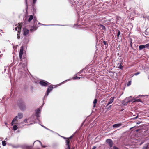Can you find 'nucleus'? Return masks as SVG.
Returning <instances> with one entry per match:
<instances>
[{"instance_id": "f257e3e1", "label": "nucleus", "mask_w": 149, "mask_h": 149, "mask_svg": "<svg viewBox=\"0 0 149 149\" xmlns=\"http://www.w3.org/2000/svg\"><path fill=\"white\" fill-rule=\"evenodd\" d=\"M17 104L22 111H24L26 109V105L22 99H20L17 100Z\"/></svg>"}, {"instance_id": "f03ea898", "label": "nucleus", "mask_w": 149, "mask_h": 149, "mask_svg": "<svg viewBox=\"0 0 149 149\" xmlns=\"http://www.w3.org/2000/svg\"><path fill=\"white\" fill-rule=\"evenodd\" d=\"M73 136V135H72L69 138L63 137V138L65 140L66 144L65 149H70V140L72 139Z\"/></svg>"}, {"instance_id": "7ed1b4c3", "label": "nucleus", "mask_w": 149, "mask_h": 149, "mask_svg": "<svg viewBox=\"0 0 149 149\" xmlns=\"http://www.w3.org/2000/svg\"><path fill=\"white\" fill-rule=\"evenodd\" d=\"M53 87L52 85H50L45 95V96H47L50 91L53 89Z\"/></svg>"}, {"instance_id": "20e7f679", "label": "nucleus", "mask_w": 149, "mask_h": 149, "mask_svg": "<svg viewBox=\"0 0 149 149\" xmlns=\"http://www.w3.org/2000/svg\"><path fill=\"white\" fill-rule=\"evenodd\" d=\"M19 25L18 26V30L17 33V38L18 39H19L20 38V33L21 31V28L22 27V25L21 23H19Z\"/></svg>"}, {"instance_id": "39448f33", "label": "nucleus", "mask_w": 149, "mask_h": 149, "mask_svg": "<svg viewBox=\"0 0 149 149\" xmlns=\"http://www.w3.org/2000/svg\"><path fill=\"white\" fill-rule=\"evenodd\" d=\"M23 53V46L21 47L20 52H19V57L20 59L21 60L22 56Z\"/></svg>"}, {"instance_id": "423d86ee", "label": "nucleus", "mask_w": 149, "mask_h": 149, "mask_svg": "<svg viewBox=\"0 0 149 149\" xmlns=\"http://www.w3.org/2000/svg\"><path fill=\"white\" fill-rule=\"evenodd\" d=\"M106 142L107 143L110 147H112L113 146V142L112 140L110 139H107L106 140Z\"/></svg>"}, {"instance_id": "0eeeda50", "label": "nucleus", "mask_w": 149, "mask_h": 149, "mask_svg": "<svg viewBox=\"0 0 149 149\" xmlns=\"http://www.w3.org/2000/svg\"><path fill=\"white\" fill-rule=\"evenodd\" d=\"M23 34L24 35H28L29 32V31L26 28H24L23 30Z\"/></svg>"}, {"instance_id": "6e6552de", "label": "nucleus", "mask_w": 149, "mask_h": 149, "mask_svg": "<svg viewBox=\"0 0 149 149\" xmlns=\"http://www.w3.org/2000/svg\"><path fill=\"white\" fill-rule=\"evenodd\" d=\"M49 83L45 81H41L39 82V84L42 86H46L48 85Z\"/></svg>"}, {"instance_id": "1a4fd4ad", "label": "nucleus", "mask_w": 149, "mask_h": 149, "mask_svg": "<svg viewBox=\"0 0 149 149\" xmlns=\"http://www.w3.org/2000/svg\"><path fill=\"white\" fill-rule=\"evenodd\" d=\"M17 116H16L13 119L11 122V125H13V124H17Z\"/></svg>"}, {"instance_id": "9d476101", "label": "nucleus", "mask_w": 149, "mask_h": 149, "mask_svg": "<svg viewBox=\"0 0 149 149\" xmlns=\"http://www.w3.org/2000/svg\"><path fill=\"white\" fill-rule=\"evenodd\" d=\"M40 113V109L38 108L36 110V116L38 117L39 116V114Z\"/></svg>"}, {"instance_id": "9b49d317", "label": "nucleus", "mask_w": 149, "mask_h": 149, "mask_svg": "<svg viewBox=\"0 0 149 149\" xmlns=\"http://www.w3.org/2000/svg\"><path fill=\"white\" fill-rule=\"evenodd\" d=\"M38 27L36 26H32L31 27V28L30 29V31L31 32H33L35 31L37 29Z\"/></svg>"}, {"instance_id": "f8f14e48", "label": "nucleus", "mask_w": 149, "mask_h": 149, "mask_svg": "<svg viewBox=\"0 0 149 149\" xmlns=\"http://www.w3.org/2000/svg\"><path fill=\"white\" fill-rule=\"evenodd\" d=\"M99 28L101 30H105L106 28L102 24H99L98 25Z\"/></svg>"}, {"instance_id": "ddd939ff", "label": "nucleus", "mask_w": 149, "mask_h": 149, "mask_svg": "<svg viewBox=\"0 0 149 149\" xmlns=\"http://www.w3.org/2000/svg\"><path fill=\"white\" fill-rule=\"evenodd\" d=\"M117 67L120 69L122 70L123 66L121 65V63H118L117 64Z\"/></svg>"}, {"instance_id": "4468645a", "label": "nucleus", "mask_w": 149, "mask_h": 149, "mask_svg": "<svg viewBox=\"0 0 149 149\" xmlns=\"http://www.w3.org/2000/svg\"><path fill=\"white\" fill-rule=\"evenodd\" d=\"M122 125V124L121 123H118V124H115L113 125V127L114 128H116V127H119L120 126Z\"/></svg>"}, {"instance_id": "2eb2a0df", "label": "nucleus", "mask_w": 149, "mask_h": 149, "mask_svg": "<svg viewBox=\"0 0 149 149\" xmlns=\"http://www.w3.org/2000/svg\"><path fill=\"white\" fill-rule=\"evenodd\" d=\"M17 118L18 117L19 119H21L23 117V114L21 113H18Z\"/></svg>"}, {"instance_id": "dca6fc26", "label": "nucleus", "mask_w": 149, "mask_h": 149, "mask_svg": "<svg viewBox=\"0 0 149 149\" xmlns=\"http://www.w3.org/2000/svg\"><path fill=\"white\" fill-rule=\"evenodd\" d=\"M144 48H145L144 45H140L139 46V49L140 50H141Z\"/></svg>"}, {"instance_id": "f3484780", "label": "nucleus", "mask_w": 149, "mask_h": 149, "mask_svg": "<svg viewBox=\"0 0 149 149\" xmlns=\"http://www.w3.org/2000/svg\"><path fill=\"white\" fill-rule=\"evenodd\" d=\"M29 18L28 19V21L29 22H30L33 19V16L32 15H31L29 16Z\"/></svg>"}, {"instance_id": "a211bd4d", "label": "nucleus", "mask_w": 149, "mask_h": 149, "mask_svg": "<svg viewBox=\"0 0 149 149\" xmlns=\"http://www.w3.org/2000/svg\"><path fill=\"white\" fill-rule=\"evenodd\" d=\"M97 102V100L96 99H95L93 101V103L94 104V105L93 107H95L96 104Z\"/></svg>"}, {"instance_id": "6ab92c4d", "label": "nucleus", "mask_w": 149, "mask_h": 149, "mask_svg": "<svg viewBox=\"0 0 149 149\" xmlns=\"http://www.w3.org/2000/svg\"><path fill=\"white\" fill-rule=\"evenodd\" d=\"M114 98L115 97H112L110 99L109 102L111 104L113 102Z\"/></svg>"}, {"instance_id": "aec40b11", "label": "nucleus", "mask_w": 149, "mask_h": 149, "mask_svg": "<svg viewBox=\"0 0 149 149\" xmlns=\"http://www.w3.org/2000/svg\"><path fill=\"white\" fill-rule=\"evenodd\" d=\"M118 33L117 34V38H118L119 37V36L120 35V32L119 30H117Z\"/></svg>"}, {"instance_id": "412c9836", "label": "nucleus", "mask_w": 149, "mask_h": 149, "mask_svg": "<svg viewBox=\"0 0 149 149\" xmlns=\"http://www.w3.org/2000/svg\"><path fill=\"white\" fill-rule=\"evenodd\" d=\"M141 100L140 99H136V100H135L134 101H133V102H141Z\"/></svg>"}, {"instance_id": "4be33fe9", "label": "nucleus", "mask_w": 149, "mask_h": 149, "mask_svg": "<svg viewBox=\"0 0 149 149\" xmlns=\"http://www.w3.org/2000/svg\"><path fill=\"white\" fill-rule=\"evenodd\" d=\"M18 128L17 127L16 125H14L13 127V130H16Z\"/></svg>"}, {"instance_id": "5701e85b", "label": "nucleus", "mask_w": 149, "mask_h": 149, "mask_svg": "<svg viewBox=\"0 0 149 149\" xmlns=\"http://www.w3.org/2000/svg\"><path fill=\"white\" fill-rule=\"evenodd\" d=\"M73 79L74 80L79 79H80V77L77 76H75L73 78Z\"/></svg>"}, {"instance_id": "b1692460", "label": "nucleus", "mask_w": 149, "mask_h": 149, "mask_svg": "<svg viewBox=\"0 0 149 149\" xmlns=\"http://www.w3.org/2000/svg\"><path fill=\"white\" fill-rule=\"evenodd\" d=\"M24 60L25 61V63L22 64L23 65V67H25L27 65V62L25 60V59H24Z\"/></svg>"}, {"instance_id": "393cba45", "label": "nucleus", "mask_w": 149, "mask_h": 149, "mask_svg": "<svg viewBox=\"0 0 149 149\" xmlns=\"http://www.w3.org/2000/svg\"><path fill=\"white\" fill-rule=\"evenodd\" d=\"M6 141H2V145L3 146H5L6 145Z\"/></svg>"}, {"instance_id": "a878e982", "label": "nucleus", "mask_w": 149, "mask_h": 149, "mask_svg": "<svg viewBox=\"0 0 149 149\" xmlns=\"http://www.w3.org/2000/svg\"><path fill=\"white\" fill-rule=\"evenodd\" d=\"M145 48H149V43L147 44L146 45H144Z\"/></svg>"}, {"instance_id": "bb28decb", "label": "nucleus", "mask_w": 149, "mask_h": 149, "mask_svg": "<svg viewBox=\"0 0 149 149\" xmlns=\"http://www.w3.org/2000/svg\"><path fill=\"white\" fill-rule=\"evenodd\" d=\"M112 107V105H110L108 107H107V110H109L111 109V107Z\"/></svg>"}, {"instance_id": "cd10ccee", "label": "nucleus", "mask_w": 149, "mask_h": 149, "mask_svg": "<svg viewBox=\"0 0 149 149\" xmlns=\"http://www.w3.org/2000/svg\"><path fill=\"white\" fill-rule=\"evenodd\" d=\"M131 84V81H129L127 83V86H128Z\"/></svg>"}, {"instance_id": "c85d7f7f", "label": "nucleus", "mask_w": 149, "mask_h": 149, "mask_svg": "<svg viewBox=\"0 0 149 149\" xmlns=\"http://www.w3.org/2000/svg\"><path fill=\"white\" fill-rule=\"evenodd\" d=\"M103 42L104 44L105 45H108V44L107 43V42L106 41H103Z\"/></svg>"}, {"instance_id": "c756f323", "label": "nucleus", "mask_w": 149, "mask_h": 149, "mask_svg": "<svg viewBox=\"0 0 149 149\" xmlns=\"http://www.w3.org/2000/svg\"><path fill=\"white\" fill-rule=\"evenodd\" d=\"M140 74V72H138L137 73H135L134 74V75H137L138 74Z\"/></svg>"}, {"instance_id": "7c9ffc66", "label": "nucleus", "mask_w": 149, "mask_h": 149, "mask_svg": "<svg viewBox=\"0 0 149 149\" xmlns=\"http://www.w3.org/2000/svg\"><path fill=\"white\" fill-rule=\"evenodd\" d=\"M37 0H33V4H35V3L36 1Z\"/></svg>"}, {"instance_id": "2f4dec72", "label": "nucleus", "mask_w": 149, "mask_h": 149, "mask_svg": "<svg viewBox=\"0 0 149 149\" xmlns=\"http://www.w3.org/2000/svg\"><path fill=\"white\" fill-rule=\"evenodd\" d=\"M113 149H119V148L118 147L115 146H114L113 147Z\"/></svg>"}, {"instance_id": "473e14b6", "label": "nucleus", "mask_w": 149, "mask_h": 149, "mask_svg": "<svg viewBox=\"0 0 149 149\" xmlns=\"http://www.w3.org/2000/svg\"><path fill=\"white\" fill-rule=\"evenodd\" d=\"M111 104V103H110V102H108V103H107V105L106 106V107H107L108 106V105H109V104Z\"/></svg>"}, {"instance_id": "72a5a7b5", "label": "nucleus", "mask_w": 149, "mask_h": 149, "mask_svg": "<svg viewBox=\"0 0 149 149\" xmlns=\"http://www.w3.org/2000/svg\"><path fill=\"white\" fill-rule=\"evenodd\" d=\"M111 104V103H110V102H108V103H107V105L106 106V107H107L108 106V105H109V104Z\"/></svg>"}, {"instance_id": "f704fd0d", "label": "nucleus", "mask_w": 149, "mask_h": 149, "mask_svg": "<svg viewBox=\"0 0 149 149\" xmlns=\"http://www.w3.org/2000/svg\"><path fill=\"white\" fill-rule=\"evenodd\" d=\"M96 147L95 146H94L93 147L92 149H96Z\"/></svg>"}, {"instance_id": "c9c22d12", "label": "nucleus", "mask_w": 149, "mask_h": 149, "mask_svg": "<svg viewBox=\"0 0 149 149\" xmlns=\"http://www.w3.org/2000/svg\"><path fill=\"white\" fill-rule=\"evenodd\" d=\"M40 143L41 144V145H42V147H44V148H45V146H42V143H41V142H40Z\"/></svg>"}, {"instance_id": "e433bc0d", "label": "nucleus", "mask_w": 149, "mask_h": 149, "mask_svg": "<svg viewBox=\"0 0 149 149\" xmlns=\"http://www.w3.org/2000/svg\"><path fill=\"white\" fill-rule=\"evenodd\" d=\"M75 149V148L74 147H72V148L71 149Z\"/></svg>"}, {"instance_id": "4c0bfd02", "label": "nucleus", "mask_w": 149, "mask_h": 149, "mask_svg": "<svg viewBox=\"0 0 149 149\" xmlns=\"http://www.w3.org/2000/svg\"><path fill=\"white\" fill-rule=\"evenodd\" d=\"M27 149H31V148L30 147H28L27 148Z\"/></svg>"}, {"instance_id": "58836bf2", "label": "nucleus", "mask_w": 149, "mask_h": 149, "mask_svg": "<svg viewBox=\"0 0 149 149\" xmlns=\"http://www.w3.org/2000/svg\"><path fill=\"white\" fill-rule=\"evenodd\" d=\"M17 28H15V29L16 30H17Z\"/></svg>"}, {"instance_id": "ea45409f", "label": "nucleus", "mask_w": 149, "mask_h": 149, "mask_svg": "<svg viewBox=\"0 0 149 149\" xmlns=\"http://www.w3.org/2000/svg\"><path fill=\"white\" fill-rule=\"evenodd\" d=\"M131 46H132V42L131 43Z\"/></svg>"}, {"instance_id": "a19ab883", "label": "nucleus", "mask_w": 149, "mask_h": 149, "mask_svg": "<svg viewBox=\"0 0 149 149\" xmlns=\"http://www.w3.org/2000/svg\"><path fill=\"white\" fill-rule=\"evenodd\" d=\"M141 96V95H139V96Z\"/></svg>"}, {"instance_id": "79ce46f5", "label": "nucleus", "mask_w": 149, "mask_h": 149, "mask_svg": "<svg viewBox=\"0 0 149 149\" xmlns=\"http://www.w3.org/2000/svg\"><path fill=\"white\" fill-rule=\"evenodd\" d=\"M26 1L27 0H26Z\"/></svg>"}]
</instances>
